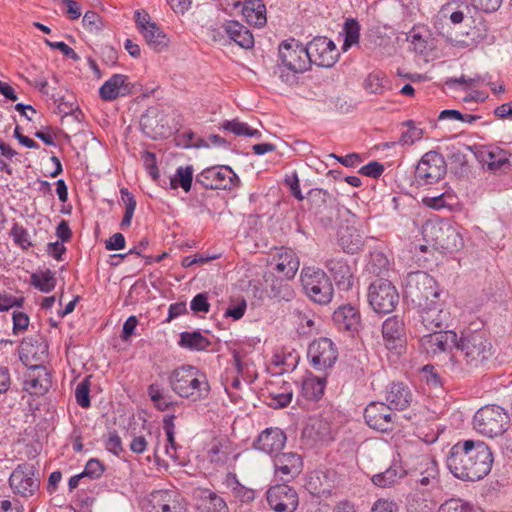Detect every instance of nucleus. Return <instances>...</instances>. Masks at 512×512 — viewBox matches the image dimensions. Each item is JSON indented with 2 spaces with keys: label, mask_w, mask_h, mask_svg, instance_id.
<instances>
[{
  "label": "nucleus",
  "mask_w": 512,
  "mask_h": 512,
  "mask_svg": "<svg viewBox=\"0 0 512 512\" xmlns=\"http://www.w3.org/2000/svg\"><path fill=\"white\" fill-rule=\"evenodd\" d=\"M494 456L491 448L480 440H463L449 450L446 464L449 471L463 481H479L492 469Z\"/></svg>",
  "instance_id": "obj_1"
},
{
  "label": "nucleus",
  "mask_w": 512,
  "mask_h": 512,
  "mask_svg": "<svg viewBox=\"0 0 512 512\" xmlns=\"http://www.w3.org/2000/svg\"><path fill=\"white\" fill-rule=\"evenodd\" d=\"M456 352L451 358V371L468 374L484 367L494 354L489 338L482 331H468L457 337Z\"/></svg>",
  "instance_id": "obj_2"
},
{
  "label": "nucleus",
  "mask_w": 512,
  "mask_h": 512,
  "mask_svg": "<svg viewBox=\"0 0 512 512\" xmlns=\"http://www.w3.org/2000/svg\"><path fill=\"white\" fill-rule=\"evenodd\" d=\"M168 380L172 391L180 398L198 402L210 394L207 375L196 366L182 365L170 373Z\"/></svg>",
  "instance_id": "obj_3"
},
{
  "label": "nucleus",
  "mask_w": 512,
  "mask_h": 512,
  "mask_svg": "<svg viewBox=\"0 0 512 512\" xmlns=\"http://www.w3.org/2000/svg\"><path fill=\"white\" fill-rule=\"evenodd\" d=\"M440 295L435 279L424 271L411 272L406 276L404 296L417 307L423 306Z\"/></svg>",
  "instance_id": "obj_4"
},
{
  "label": "nucleus",
  "mask_w": 512,
  "mask_h": 512,
  "mask_svg": "<svg viewBox=\"0 0 512 512\" xmlns=\"http://www.w3.org/2000/svg\"><path fill=\"white\" fill-rule=\"evenodd\" d=\"M301 283L306 295L315 303L326 305L333 298L334 289L326 273L316 267H304Z\"/></svg>",
  "instance_id": "obj_5"
},
{
  "label": "nucleus",
  "mask_w": 512,
  "mask_h": 512,
  "mask_svg": "<svg viewBox=\"0 0 512 512\" xmlns=\"http://www.w3.org/2000/svg\"><path fill=\"white\" fill-rule=\"evenodd\" d=\"M509 417L504 409L497 405L480 408L474 415V428L483 435L495 437L506 430Z\"/></svg>",
  "instance_id": "obj_6"
},
{
  "label": "nucleus",
  "mask_w": 512,
  "mask_h": 512,
  "mask_svg": "<svg viewBox=\"0 0 512 512\" xmlns=\"http://www.w3.org/2000/svg\"><path fill=\"white\" fill-rule=\"evenodd\" d=\"M368 302L376 313L388 314L396 308L399 294L390 281L380 278L370 284Z\"/></svg>",
  "instance_id": "obj_7"
},
{
  "label": "nucleus",
  "mask_w": 512,
  "mask_h": 512,
  "mask_svg": "<svg viewBox=\"0 0 512 512\" xmlns=\"http://www.w3.org/2000/svg\"><path fill=\"white\" fill-rule=\"evenodd\" d=\"M424 234L425 237H431L437 248L448 253H453L463 247V238L457 226L449 222L427 224L424 227Z\"/></svg>",
  "instance_id": "obj_8"
},
{
  "label": "nucleus",
  "mask_w": 512,
  "mask_h": 512,
  "mask_svg": "<svg viewBox=\"0 0 512 512\" xmlns=\"http://www.w3.org/2000/svg\"><path fill=\"white\" fill-rule=\"evenodd\" d=\"M239 182L237 174L226 165L212 166L196 175V183L211 190H232Z\"/></svg>",
  "instance_id": "obj_9"
},
{
  "label": "nucleus",
  "mask_w": 512,
  "mask_h": 512,
  "mask_svg": "<svg viewBox=\"0 0 512 512\" xmlns=\"http://www.w3.org/2000/svg\"><path fill=\"white\" fill-rule=\"evenodd\" d=\"M447 168L444 157L437 151L425 153L415 169V180L419 185L437 183L446 174Z\"/></svg>",
  "instance_id": "obj_10"
},
{
  "label": "nucleus",
  "mask_w": 512,
  "mask_h": 512,
  "mask_svg": "<svg viewBox=\"0 0 512 512\" xmlns=\"http://www.w3.org/2000/svg\"><path fill=\"white\" fill-rule=\"evenodd\" d=\"M9 485L13 493L27 498L33 496L40 487V480L32 464H19L9 477Z\"/></svg>",
  "instance_id": "obj_11"
},
{
  "label": "nucleus",
  "mask_w": 512,
  "mask_h": 512,
  "mask_svg": "<svg viewBox=\"0 0 512 512\" xmlns=\"http://www.w3.org/2000/svg\"><path fill=\"white\" fill-rule=\"evenodd\" d=\"M279 59L282 65L294 74L303 73L309 68L306 46L294 38L279 45Z\"/></svg>",
  "instance_id": "obj_12"
},
{
  "label": "nucleus",
  "mask_w": 512,
  "mask_h": 512,
  "mask_svg": "<svg viewBox=\"0 0 512 512\" xmlns=\"http://www.w3.org/2000/svg\"><path fill=\"white\" fill-rule=\"evenodd\" d=\"M407 474L410 477V481L423 490H430L438 486V464L435 459L428 455L420 456L414 467Z\"/></svg>",
  "instance_id": "obj_13"
},
{
  "label": "nucleus",
  "mask_w": 512,
  "mask_h": 512,
  "mask_svg": "<svg viewBox=\"0 0 512 512\" xmlns=\"http://www.w3.org/2000/svg\"><path fill=\"white\" fill-rule=\"evenodd\" d=\"M307 357L314 369L322 371L335 364L338 350L329 338L322 337L309 344Z\"/></svg>",
  "instance_id": "obj_14"
},
{
  "label": "nucleus",
  "mask_w": 512,
  "mask_h": 512,
  "mask_svg": "<svg viewBox=\"0 0 512 512\" xmlns=\"http://www.w3.org/2000/svg\"><path fill=\"white\" fill-rule=\"evenodd\" d=\"M307 57L310 64L320 67H332L338 58V52L334 42L327 37L318 36L310 41L307 46Z\"/></svg>",
  "instance_id": "obj_15"
},
{
  "label": "nucleus",
  "mask_w": 512,
  "mask_h": 512,
  "mask_svg": "<svg viewBox=\"0 0 512 512\" xmlns=\"http://www.w3.org/2000/svg\"><path fill=\"white\" fill-rule=\"evenodd\" d=\"M382 337L386 348L400 355L406 345V329L402 317H388L382 324Z\"/></svg>",
  "instance_id": "obj_16"
},
{
  "label": "nucleus",
  "mask_w": 512,
  "mask_h": 512,
  "mask_svg": "<svg viewBox=\"0 0 512 512\" xmlns=\"http://www.w3.org/2000/svg\"><path fill=\"white\" fill-rule=\"evenodd\" d=\"M266 498L269 507L275 512H294L299 504L296 490L286 484L270 487Z\"/></svg>",
  "instance_id": "obj_17"
},
{
  "label": "nucleus",
  "mask_w": 512,
  "mask_h": 512,
  "mask_svg": "<svg viewBox=\"0 0 512 512\" xmlns=\"http://www.w3.org/2000/svg\"><path fill=\"white\" fill-rule=\"evenodd\" d=\"M395 414L392 408L383 402H371L364 410V418L372 429L387 432L393 429Z\"/></svg>",
  "instance_id": "obj_18"
},
{
  "label": "nucleus",
  "mask_w": 512,
  "mask_h": 512,
  "mask_svg": "<svg viewBox=\"0 0 512 512\" xmlns=\"http://www.w3.org/2000/svg\"><path fill=\"white\" fill-rule=\"evenodd\" d=\"M457 333L452 330L432 331L420 339V348L427 355L435 356L455 347Z\"/></svg>",
  "instance_id": "obj_19"
},
{
  "label": "nucleus",
  "mask_w": 512,
  "mask_h": 512,
  "mask_svg": "<svg viewBox=\"0 0 512 512\" xmlns=\"http://www.w3.org/2000/svg\"><path fill=\"white\" fill-rule=\"evenodd\" d=\"M273 464L275 475L283 482H289L296 478L303 468L301 456L294 452L276 454Z\"/></svg>",
  "instance_id": "obj_20"
},
{
  "label": "nucleus",
  "mask_w": 512,
  "mask_h": 512,
  "mask_svg": "<svg viewBox=\"0 0 512 512\" xmlns=\"http://www.w3.org/2000/svg\"><path fill=\"white\" fill-rule=\"evenodd\" d=\"M418 308L420 309L421 323L427 330L436 331L448 327L450 312L442 308L436 299Z\"/></svg>",
  "instance_id": "obj_21"
},
{
  "label": "nucleus",
  "mask_w": 512,
  "mask_h": 512,
  "mask_svg": "<svg viewBox=\"0 0 512 512\" xmlns=\"http://www.w3.org/2000/svg\"><path fill=\"white\" fill-rule=\"evenodd\" d=\"M148 512H183L180 495L174 490H157L147 499Z\"/></svg>",
  "instance_id": "obj_22"
},
{
  "label": "nucleus",
  "mask_w": 512,
  "mask_h": 512,
  "mask_svg": "<svg viewBox=\"0 0 512 512\" xmlns=\"http://www.w3.org/2000/svg\"><path fill=\"white\" fill-rule=\"evenodd\" d=\"M50 385V375L42 364L31 365L24 375L23 389L31 395H44Z\"/></svg>",
  "instance_id": "obj_23"
},
{
  "label": "nucleus",
  "mask_w": 512,
  "mask_h": 512,
  "mask_svg": "<svg viewBox=\"0 0 512 512\" xmlns=\"http://www.w3.org/2000/svg\"><path fill=\"white\" fill-rule=\"evenodd\" d=\"M133 84L124 74H114L99 89L100 98L104 101H114L132 93Z\"/></svg>",
  "instance_id": "obj_24"
},
{
  "label": "nucleus",
  "mask_w": 512,
  "mask_h": 512,
  "mask_svg": "<svg viewBox=\"0 0 512 512\" xmlns=\"http://www.w3.org/2000/svg\"><path fill=\"white\" fill-rule=\"evenodd\" d=\"M286 443V435L279 428H267L262 431L253 443V447L263 453H278Z\"/></svg>",
  "instance_id": "obj_25"
},
{
  "label": "nucleus",
  "mask_w": 512,
  "mask_h": 512,
  "mask_svg": "<svg viewBox=\"0 0 512 512\" xmlns=\"http://www.w3.org/2000/svg\"><path fill=\"white\" fill-rule=\"evenodd\" d=\"M325 267L330 272L339 290L348 291L354 284V273L351 266L341 258L329 259Z\"/></svg>",
  "instance_id": "obj_26"
},
{
  "label": "nucleus",
  "mask_w": 512,
  "mask_h": 512,
  "mask_svg": "<svg viewBox=\"0 0 512 512\" xmlns=\"http://www.w3.org/2000/svg\"><path fill=\"white\" fill-rule=\"evenodd\" d=\"M193 495L199 512H229L224 499L210 489L197 488Z\"/></svg>",
  "instance_id": "obj_27"
},
{
  "label": "nucleus",
  "mask_w": 512,
  "mask_h": 512,
  "mask_svg": "<svg viewBox=\"0 0 512 512\" xmlns=\"http://www.w3.org/2000/svg\"><path fill=\"white\" fill-rule=\"evenodd\" d=\"M385 397L392 410H404L413 401L411 389L403 382H392L386 389Z\"/></svg>",
  "instance_id": "obj_28"
},
{
  "label": "nucleus",
  "mask_w": 512,
  "mask_h": 512,
  "mask_svg": "<svg viewBox=\"0 0 512 512\" xmlns=\"http://www.w3.org/2000/svg\"><path fill=\"white\" fill-rule=\"evenodd\" d=\"M276 261L275 270L286 279H292L296 275L300 261L294 250L281 247L274 256Z\"/></svg>",
  "instance_id": "obj_29"
},
{
  "label": "nucleus",
  "mask_w": 512,
  "mask_h": 512,
  "mask_svg": "<svg viewBox=\"0 0 512 512\" xmlns=\"http://www.w3.org/2000/svg\"><path fill=\"white\" fill-rule=\"evenodd\" d=\"M222 28L228 37V41H233L239 47L247 50L254 47L253 34L240 22L227 20L222 24Z\"/></svg>",
  "instance_id": "obj_30"
},
{
  "label": "nucleus",
  "mask_w": 512,
  "mask_h": 512,
  "mask_svg": "<svg viewBox=\"0 0 512 512\" xmlns=\"http://www.w3.org/2000/svg\"><path fill=\"white\" fill-rule=\"evenodd\" d=\"M47 351L44 343H34L32 339H24L19 346L20 360L28 367L33 364H42Z\"/></svg>",
  "instance_id": "obj_31"
},
{
  "label": "nucleus",
  "mask_w": 512,
  "mask_h": 512,
  "mask_svg": "<svg viewBox=\"0 0 512 512\" xmlns=\"http://www.w3.org/2000/svg\"><path fill=\"white\" fill-rule=\"evenodd\" d=\"M290 279L276 277L274 274L266 276L267 287L270 291L271 297L277 300L290 301L294 298L295 292L289 284Z\"/></svg>",
  "instance_id": "obj_32"
},
{
  "label": "nucleus",
  "mask_w": 512,
  "mask_h": 512,
  "mask_svg": "<svg viewBox=\"0 0 512 512\" xmlns=\"http://www.w3.org/2000/svg\"><path fill=\"white\" fill-rule=\"evenodd\" d=\"M333 321L342 329L355 330L360 321V315L355 307L344 305L333 313Z\"/></svg>",
  "instance_id": "obj_33"
},
{
  "label": "nucleus",
  "mask_w": 512,
  "mask_h": 512,
  "mask_svg": "<svg viewBox=\"0 0 512 512\" xmlns=\"http://www.w3.org/2000/svg\"><path fill=\"white\" fill-rule=\"evenodd\" d=\"M406 474L400 463H393L385 471L373 475L371 481L375 486L386 488L394 485Z\"/></svg>",
  "instance_id": "obj_34"
},
{
  "label": "nucleus",
  "mask_w": 512,
  "mask_h": 512,
  "mask_svg": "<svg viewBox=\"0 0 512 512\" xmlns=\"http://www.w3.org/2000/svg\"><path fill=\"white\" fill-rule=\"evenodd\" d=\"M476 156L490 170L499 169L508 162L506 153L499 148L482 147Z\"/></svg>",
  "instance_id": "obj_35"
},
{
  "label": "nucleus",
  "mask_w": 512,
  "mask_h": 512,
  "mask_svg": "<svg viewBox=\"0 0 512 512\" xmlns=\"http://www.w3.org/2000/svg\"><path fill=\"white\" fill-rule=\"evenodd\" d=\"M308 200L310 202V210L315 215L323 214L335 203V198L329 192L318 188L309 191Z\"/></svg>",
  "instance_id": "obj_36"
},
{
  "label": "nucleus",
  "mask_w": 512,
  "mask_h": 512,
  "mask_svg": "<svg viewBox=\"0 0 512 512\" xmlns=\"http://www.w3.org/2000/svg\"><path fill=\"white\" fill-rule=\"evenodd\" d=\"M471 12L467 2H449L442 6L440 14L444 18H449L452 24L457 25L463 22L464 18Z\"/></svg>",
  "instance_id": "obj_37"
},
{
  "label": "nucleus",
  "mask_w": 512,
  "mask_h": 512,
  "mask_svg": "<svg viewBox=\"0 0 512 512\" xmlns=\"http://www.w3.org/2000/svg\"><path fill=\"white\" fill-rule=\"evenodd\" d=\"M304 435L315 441H328L331 439L330 423L322 418H311L304 429Z\"/></svg>",
  "instance_id": "obj_38"
},
{
  "label": "nucleus",
  "mask_w": 512,
  "mask_h": 512,
  "mask_svg": "<svg viewBox=\"0 0 512 512\" xmlns=\"http://www.w3.org/2000/svg\"><path fill=\"white\" fill-rule=\"evenodd\" d=\"M247 21L255 26L262 27L266 24V7L261 0H248L243 9Z\"/></svg>",
  "instance_id": "obj_39"
},
{
  "label": "nucleus",
  "mask_w": 512,
  "mask_h": 512,
  "mask_svg": "<svg viewBox=\"0 0 512 512\" xmlns=\"http://www.w3.org/2000/svg\"><path fill=\"white\" fill-rule=\"evenodd\" d=\"M141 34L148 46L157 52L164 51L169 45V38L157 24L148 26Z\"/></svg>",
  "instance_id": "obj_40"
},
{
  "label": "nucleus",
  "mask_w": 512,
  "mask_h": 512,
  "mask_svg": "<svg viewBox=\"0 0 512 512\" xmlns=\"http://www.w3.org/2000/svg\"><path fill=\"white\" fill-rule=\"evenodd\" d=\"M179 346L192 351L206 350L211 342L201 332H182L178 342Z\"/></svg>",
  "instance_id": "obj_41"
},
{
  "label": "nucleus",
  "mask_w": 512,
  "mask_h": 512,
  "mask_svg": "<svg viewBox=\"0 0 512 512\" xmlns=\"http://www.w3.org/2000/svg\"><path fill=\"white\" fill-rule=\"evenodd\" d=\"M325 378L309 376L302 382L301 394L307 400H318L324 394Z\"/></svg>",
  "instance_id": "obj_42"
},
{
  "label": "nucleus",
  "mask_w": 512,
  "mask_h": 512,
  "mask_svg": "<svg viewBox=\"0 0 512 512\" xmlns=\"http://www.w3.org/2000/svg\"><path fill=\"white\" fill-rule=\"evenodd\" d=\"M226 484L233 497L241 503H250L255 499V491L242 485L235 474L227 475Z\"/></svg>",
  "instance_id": "obj_43"
},
{
  "label": "nucleus",
  "mask_w": 512,
  "mask_h": 512,
  "mask_svg": "<svg viewBox=\"0 0 512 512\" xmlns=\"http://www.w3.org/2000/svg\"><path fill=\"white\" fill-rule=\"evenodd\" d=\"M194 169L192 165L179 166L170 178V188L175 190L181 187L186 193L191 190Z\"/></svg>",
  "instance_id": "obj_44"
},
{
  "label": "nucleus",
  "mask_w": 512,
  "mask_h": 512,
  "mask_svg": "<svg viewBox=\"0 0 512 512\" xmlns=\"http://www.w3.org/2000/svg\"><path fill=\"white\" fill-rule=\"evenodd\" d=\"M222 128L236 136H246L257 139H260L262 136L259 130L251 128L247 123L241 122L238 119L224 121Z\"/></svg>",
  "instance_id": "obj_45"
},
{
  "label": "nucleus",
  "mask_w": 512,
  "mask_h": 512,
  "mask_svg": "<svg viewBox=\"0 0 512 512\" xmlns=\"http://www.w3.org/2000/svg\"><path fill=\"white\" fill-rule=\"evenodd\" d=\"M158 110L150 108L140 118V126L143 133L150 138H157L161 134L158 131Z\"/></svg>",
  "instance_id": "obj_46"
},
{
  "label": "nucleus",
  "mask_w": 512,
  "mask_h": 512,
  "mask_svg": "<svg viewBox=\"0 0 512 512\" xmlns=\"http://www.w3.org/2000/svg\"><path fill=\"white\" fill-rule=\"evenodd\" d=\"M31 285L43 293L51 292L56 286L55 273L47 269L31 275Z\"/></svg>",
  "instance_id": "obj_47"
},
{
  "label": "nucleus",
  "mask_w": 512,
  "mask_h": 512,
  "mask_svg": "<svg viewBox=\"0 0 512 512\" xmlns=\"http://www.w3.org/2000/svg\"><path fill=\"white\" fill-rule=\"evenodd\" d=\"M175 415L167 414L163 418V429L167 436L168 444L165 447V452L172 459H177L176 456V441H175Z\"/></svg>",
  "instance_id": "obj_48"
},
{
  "label": "nucleus",
  "mask_w": 512,
  "mask_h": 512,
  "mask_svg": "<svg viewBox=\"0 0 512 512\" xmlns=\"http://www.w3.org/2000/svg\"><path fill=\"white\" fill-rule=\"evenodd\" d=\"M367 270L377 277L384 276L389 270V260L386 255L380 251L372 252Z\"/></svg>",
  "instance_id": "obj_49"
},
{
  "label": "nucleus",
  "mask_w": 512,
  "mask_h": 512,
  "mask_svg": "<svg viewBox=\"0 0 512 512\" xmlns=\"http://www.w3.org/2000/svg\"><path fill=\"white\" fill-rule=\"evenodd\" d=\"M344 43L342 49L347 51L351 46L359 42L360 25L355 19H346L343 26Z\"/></svg>",
  "instance_id": "obj_50"
},
{
  "label": "nucleus",
  "mask_w": 512,
  "mask_h": 512,
  "mask_svg": "<svg viewBox=\"0 0 512 512\" xmlns=\"http://www.w3.org/2000/svg\"><path fill=\"white\" fill-rule=\"evenodd\" d=\"M121 199L125 204V213L123 219L120 223L121 229L128 228L131 225V221L134 215V211L136 208V200L131 192L128 191L127 188H122L120 190Z\"/></svg>",
  "instance_id": "obj_51"
},
{
  "label": "nucleus",
  "mask_w": 512,
  "mask_h": 512,
  "mask_svg": "<svg viewBox=\"0 0 512 512\" xmlns=\"http://www.w3.org/2000/svg\"><path fill=\"white\" fill-rule=\"evenodd\" d=\"M408 127L407 131L402 132L398 143L402 146L413 145L416 141L420 140L423 136V130L415 126L413 120L404 122Z\"/></svg>",
  "instance_id": "obj_52"
},
{
  "label": "nucleus",
  "mask_w": 512,
  "mask_h": 512,
  "mask_svg": "<svg viewBox=\"0 0 512 512\" xmlns=\"http://www.w3.org/2000/svg\"><path fill=\"white\" fill-rule=\"evenodd\" d=\"M438 512H476L472 504L462 499H449L439 507Z\"/></svg>",
  "instance_id": "obj_53"
},
{
  "label": "nucleus",
  "mask_w": 512,
  "mask_h": 512,
  "mask_svg": "<svg viewBox=\"0 0 512 512\" xmlns=\"http://www.w3.org/2000/svg\"><path fill=\"white\" fill-rule=\"evenodd\" d=\"M104 472V464L97 458H91L87 461L81 474L85 479L96 480L99 479Z\"/></svg>",
  "instance_id": "obj_54"
},
{
  "label": "nucleus",
  "mask_w": 512,
  "mask_h": 512,
  "mask_svg": "<svg viewBox=\"0 0 512 512\" xmlns=\"http://www.w3.org/2000/svg\"><path fill=\"white\" fill-rule=\"evenodd\" d=\"M229 446L221 442H214L208 451L211 462L225 463L229 459Z\"/></svg>",
  "instance_id": "obj_55"
},
{
  "label": "nucleus",
  "mask_w": 512,
  "mask_h": 512,
  "mask_svg": "<svg viewBox=\"0 0 512 512\" xmlns=\"http://www.w3.org/2000/svg\"><path fill=\"white\" fill-rule=\"evenodd\" d=\"M10 235L15 244L20 246L22 249L26 250L32 246L30 235L27 229H25L23 226L15 223L11 228Z\"/></svg>",
  "instance_id": "obj_56"
},
{
  "label": "nucleus",
  "mask_w": 512,
  "mask_h": 512,
  "mask_svg": "<svg viewBox=\"0 0 512 512\" xmlns=\"http://www.w3.org/2000/svg\"><path fill=\"white\" fill-rule=\"evenodd\" d=\"M453 200V196L442 193L438 196H432V197H424L422 199V203L434 210H440L446 207H450L452 204L450 201Z\"/></svg>",
  "instance_id": "obj_57"
},
{
  "label": "nucleus",
  "mask_w": 512,
  "mask_h": 512,
  "mask_svg": "<svg viewBox=\"0 0 512 512\" xmlns=\"http://www.w3.org/2000/svg\"><path fill=\"white\" fill-rule=\"evenodd\" d=\"M90 382L87 379H84L80 383H78L75 390V398L77 404L82 408H88L91 405L90 402Z\"/></svg>",
  "instance_id": "obj_58"
},
{
  "label": "nucleus",
  "mask_w": 512,
  "mask_h": 512,
  "mask_svg": "<svg viewBox=\"0 0 512 512\" xmlns=\"http://www.w3.org/2000/svg\"><path fill=\"white\" fill-rule=\"evenodd\" d=\"M270 402L269 405L273 408H284L288 406L293 397L292 390L285 389L283 392H270L269 394Z\"/></svg>",
  "instance_id": "obj_59"
},
{
  "label": "nucleus",
  "mask_w": 512,
  "mask_h": 512,
  "mask_svg": "<svg viewBox=\"0 0 512 512\" xmlns=\"http://www.w3.org/2000/svg\"><path fill=\"white\" fill-rule=\"evenodd\" d=\"M339 241L343 250L350 254L360 251L363 245L359 235L352 239V234L348 237L345 233H341Z\"/></svg>",
  "instance_id": "obj_60"
},
{
  "label": "nucleus",
  "mask_w": 512,
  "mask_h": 512,
  "mask_svg": "<svg viewBox=\"0 0 512 512\" xmlns=\"http://www.w3.org/2000/svg\"><path fill=\"white\" fill-rule=\"evenodd\" d=\"M141 160L143 165L148 172V174L152 177V179L156 180L159 178V169L157 167L156 156L154 153L150 151H143L141 153Z\"/></svg>",
  "instance_id": "obj_61"
},
{
  "label": "nucleus",
  "mask_w": 512,
  "mask_h": 512,
  "mask_svg": "<svg viewBox=\"0 0 512 512\" xmlns=\"http://www.w3.org/2000/svg\"><path fill=\"white\" fill-rule=\"evenodd\" d=\"M421 377L430 387L438 388L442 386L440 374L431 365H426L422 368Z\"/></svg>",
  "instance_id": "obj_62"
},
{
  "label": "nucleus",
  "mask_w": 512,
  "mask_h": 512,
  "mask_svg": "<svg viewBox=\"0 0 512 512\" xmlns=\"http://www.w3.org/2000/svg\"><path fill=\"white\" fill-rule=\"evenodd\" d=\"M105 448L112 454L119 456L123 452L120 436L116 431H110L104 438Z\"/></svg>",
  "instance_id": "obj_63"
},
{
  "label": "nucleus",
  "mask_w": 512,
  "mask_h": 512,
  "mask_svg": "<svg viewBox=\"0 0 512 512\" xmlns=\"http://www.w3.org/2000/svg\"><path fill=\"white\" fill-rule=\"evenodd\" d=\"M371 512H400V506L394 500L380 498L373 503Z\"/></svg>",
  "instance_id": "obj_64"
}]
</instances>
